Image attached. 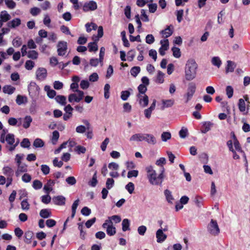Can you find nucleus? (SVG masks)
<instances>
[{
    "label": "nucleus",
    "mask_w": 250,
    "mask_h": 250,
    "mask_svg": "<svg viewBox=\"0 0 250 250\" xmlns=\"http://www.w3.org/2000/svg\"><path fill=\"white\" fill-rule=\"evenodd\" d=\"M40 216L44 218H46L50 216L51 212L48 209H42L40 211Z\"/></svg>",
    "instance_id": "obj_38"
},
{
    "label": "nucleus",
    "mask_w": 250,
    "mask_h": 250,
    "mask_svg": "<svg viewBox=\"0 0 250 250\" xmlns=\"http://www.w3.org/2000/svg\"><path fill=\"white\" fill-rule=\"evenodd\" d=\"M85 27L86 29V31L87 32H90L92 29L96 30L97 28V26L96 24L93 23H86L85 24Z\"/></svg>",
    "instance_id": "obj_50"
},
{
    "label": "nucleus",
    "mask_w": 250,
    "mask_h": 250,
    "mask_svg": "<svg viewBox=\"0 0 250 250\" xmlns=\"http://www.w3.org/2000/svg\"><path fill=\"white\" fill-rule=\"evenodd\" d=\"M196 86L195 83H190L188 85L186 93L183 96L184 102L187 104L192 98L195 92Z\"/></svg>",
    "instance_id": "obj_3"
},
{
    "label": "nucleus",
    "mask_w": 250,
    "mask_h": 250,
    "mask_svg": "<svg viewBox=\"0 0 250 250\" xmlns=\"http://www.w3.org/2000/svg\"><path fill=\"white\" fill-rule=\"evenodd\" d=\"M197 64L193 59L188 60L186 63L185 67L186 78L188 80L193 79L196 74Z\"/></svg>",
    "instance_id": "obj_2"
},
{
    "label": "nucleus",
    "mask_w": 250,
    "mask_h": 250,
    "mask_svg": "<svg viewBox=\"0 0 250 250\" xmlns=\"http://www.w3.org/2000/svg\"><path fill=\"white\" fill-rule=\"evenodd\" d=\"M11 19L10 15L7 11L3 10L0 12V20L4 22H6Z\"/></svg>",
    "instance_id": "obj_24"
},
{
    "label": "nucleus",
    "mask_w": 250,
    "mask_h": 250,
    "mask_svg": "<svg viewBox=\"0 0 250 250\" xmlns=\"http://www.w3.org/2000/svg\"><path fill=\"white\" fill-rule=\"evenodd\" d=\"M21 40L19 38H16L14 39L12 41V44L15 47H18L20 46L21 45Z\"/></svg>",
    "instance_id": "obj_59"
},
{
    "label": "nucleus",
    "mask_w": 250,
    "mask_h": 250,
    "mask_svg": "<svg viewBox=\"0 0 250 250\" xmlns=\"http://www.w3.org/2000/svg\"><path fill=\"white\" fill-rule=\"evenodd\" d=\"M226 94L229 98H231L233 94V89L231 86H227L226 89Z\"/></svg>",
    "instance_id": "obj_54"
},
{
    "label": "nucleus",
    "mask_w": 250,
    "mask_h": 250,
    "mask_svg": "<svg viewBox=\"0 0 250 250\" xmlns=\"http://www.w3.org/2000/svg\"><path fill=\"white\" fill-rule=\"evenodd\" d=\"M97 8V5L95 1H90L88 2L85 3L83 6V10L85 12L89 11H93Z\"/></svg>",
    "instance_id": "obj_14"
},
{
    "label": "nucleus",
    "mask_w": 250,
    "mask_h": 250,
    "mask_svg": "<svg viewBox=\"0 0 250 250\" xmlns=\"http://www.w3.org/2000/svg\"><path fill=\"white\" fill-rule=\"evenodd\" d=\"M42 183L38 180L34 181L33 183V187L35 189H39L42 188Z\"/></svg>",
    "instance_id": "obj_60"
},
{
    "label": "nucleus",
    "mask_w": 250,
    "mask_h": 250,
    "mask_svg": "<svg viewBox=\"0 0 250 250\" xmlns=\"http://www.w3.org/2000/svg\"><path fill=\"white\" fill-rule=\"evenodd\" d=\"M40 88L35 83H31L28 86V91L29 95L34 97L37 96L39 94Z\"/></svg>",
    "instance_id": "obj_10"
},
{
    "label": "nucleus",
    "mask_w": 250,
    "mask_h": 250,
    "mask_svg": "<svg viewBox=\"0 0 250 250\" xmlns=\"http://www.w3.org/2000/svg\"><path fill=\"white\" fill-rule=\"evenodd\" d=\"M132 109L131 105L128 103H125L123 105V111L124 112L129 113Z\"/></svg>",
    "instance_id": "obj_63"
},
{
    "label": "nucleus",
    "mask_w": 250,
    "mask_h": 250,
    "mask_svg": "<svg viewBox=\"0 0 250 250\" xmlns=\"http://www.w3.org/2000/svg\"><path fill=\"white\" fill-rule=\"evenodd\" d=\"M42 202L45 204H49L51 200V196L49 194H47L45 195H43L41 197Z\"/></svg>",
    "instance_id": "obj_52"
},
{
    "label": "nucleus",
    "mask_w": 250,
    "mask_h": 250,
    "mask_svg": "<svg viewBox=\"0 0 250 250\" xmlns=\"http://www.w3.org/2000/svg\"><path fill=\"white\" fill-rule=\"evenodd\" d=\"M107 220H110L111 221H113L115 223H118L121 222V218L118 215H113L108 217Z\"/></svg>",
    "instance_id": "obj_62"
},
{
    "label": "nucleus",
    "mask_w": 250,
    "mask_h": 250,
    "mask_svg": "<svg viewBox=\"0 0 250 250\" xmlns=\"http://www.w3.org/2000/svg\"><path fill=\"white\" fill-rule=\"evenodd\" d=\"M21 208L23 210H28L29 209L30 205L26 199L23 200L21 203Z\"/></svg>",
    "instance_id": "obj_58"
},
{
    "label": "nucleus",
    "mask_w": 250,
    "mask_h": 250,
    "mask_svg": "<svg viewBox=\"0 0 250 250\" xmlns=\"http://www.w3.org/2000/svg\"><path fill=\"white\" fill-rule=\"evenodd\" d=\"M65 198L62 195L55 196L53 198L54 204L58 206H64L65 204Z\"/></svg>",
    "instance_id": "obj_17"
},
{
    "label": "nucleus",
    "mask_w": 250,
    "mask_h": 250,
    "mask_svg": "<svg viewBox=\"0 0 250 250\" xmlns=\"http://www.w3.org/2000/svg\"><path fill=\"white\" fill-rule=\"evenodd\" d=\"M99 76L97 73H93L89 77V80L91 82H97L98 80Z\"/></svg>",
    "instance_id": "obj_64"
},
{
    "label": "nucleus",
    "mask_w": 250,
    "mask_h": 250,
    "mask_svg": "<svg viewBox=\"0 0 250 250\" xmlns=\"http://www.w3.org/2000/svg\"><path fill=\"white\" fill-rule=\"evenodd\" d=\"M59 136L60 135L58 131L55 130L53 132L52 136L51 139L52 144L55 145L57 143L59 139Z\"/></svg>",
    "instance_id": "obj_36"
},
{
    "label": "nucleus",
    "mask_w": 250,
    "mask_h": 250,
    "mask_svg": "<svg viewBox=\"0 0 250 250\" xmlns=\"http://www.w3.org/2000/svg\"><path fill=\"white\" fill-rule=\"evenodd\" d=\"M157 241L158 243H162L167 239V235L165 234L161 229H159L156 233Z\"/></svg>",
    "instance_id": "obj_18"
},
{
    "label": "nucleus",
    "mask_w": 250,
    "mask_h": 250,
    "mask_svg": "<svg viewBox=\"0 0 250 250\" xmlns=\"http://www.w3.org/2000/svg\"><path fill=\"white\" fill-rule=\"evenodd\" d=\"M162 105L161 107L162 109H164L166 108L171 107L174 104V100L173 99L169 100H162Z\"/></svg>",
    "instance_id": "obj_23"
},
{
    "label": "nucleus",
    "mask_w": 250,
    "mask_h": 250,
    "mask_svg": "<svg viewBox=\"0 0 250 250\" xmlns=\"http://www.w3.org/2000/svg\"><path fill=\"white\" fill-rule=\"evenodd\" d=\"M88 47L90 52H96L98 50V45L95 42L89 43L88 44Z\"/></svg>",
    "instance_id": "obj_45"
},
{
    "label": "nucleus",
    "mask_w": 250,
    "mask_h": 250,
    "mask_svg": "<svg viewBox=\"0 0 250 250\" xmlns=\"http://www.w3.org/2000/svg\"><path fill=\"white\" fill-rule=\"evenodd\" d=\"M32 122V118L30 116H26L23 119V127L24 128H28L30 125L31 123Z\"/></svg>",
    "instance_id": "obj_31"
},
{
    "label": "nucleus",
    "mask_w": 250,
    "mask_h": 250,
    "mask_svg": "<svg viewBox=\"0 0 250 250\" xmlns=\"http://www.w3.org/2000/svg\"><path fill=\"white\" fill-rule=\"evenodd\" d=\"M144 141L147 144L151 145H154L157 143V140L154 135L151 134H145Z\"/></svg>",
    "instance_id": "obj_16"
},
{
    "label": "nucleus",
    "mask_w": 250,
    "mask_h": 250,
    "mask_svg": "<svg viewBox=\"0 0 250 250\" xmlns=\"http://www.w3.org/2000/svg\"><path fill=\"white\" fill-rule=\"evenodd\" d=\"M137 101L142 107L147 106L148 104V97L146 94H137Z\"/></svg>",
    "instance_id": "obj_11"
},
{
    "label": "nucleus",
    "mask_w": 250,
    "mask_h": 250,
    "mask_svg": "<svg viewBox=\"0 0 250 250\" xmlns=\"http://www.w3.org/2000/svg\"><path fill=\"white\" fill-rule=\"evenodd\" d=\"M238 108L243 114L246 115L248 114L250 109V105H248V104L244 101V99H240L238 104Z\"/></svg>",
    "instance_id": "obj_9"
},
{
    "label": "nucleus",
    "mask_w": 250,
    "mask_h": 250,
    "mask_svg": "<svg viewBox=\"0 0 250 250\" xmlns=\"http://www.w3.org/2000/svg\"><path fill=\"white\" fill-rule=\"evenodd\" d=\"M125 189L130 194H132L134 190V185L133 183L129 182L125 186Z\"/></svg>",
    "instance_id": "obj_56"
},
{
    "label": "nucleus",
    "mask_w": 250,
    "mask_h": 250,
    "mask_svg": "<svg viewBox=\"0 0 250 250\" xmlns=\"http://www.w3.org/2000/svg\"><path fill=\"white\" fill-rule=\"evenodd\" d=\"M129 220L128 219H125L122 221V229L124 231H125L129 229Z\"/></svg>",
    "instance_id": "obj_37"
},
{
    "label": "nucleus",
    "mask_w": 250,
    "mask_h": 250,
    "mask_svg": "<svg viewBox=\"0 0 250 250\" xmlns=\"http://www.w3.org/2000/svg\"><path fill=\"white\" fill-rule=\"evenodd\" d=\"M140 72V68L139 66H134L130 70V73L133 77H136Z\"/></svg>",
    "instance_id": "obj_57"
},
{
    "label": "nucleus",
    "mask_w": 250,
    "mask_h": 250,
    "mask_svg": "<svg viewBox=\"0 0 250 250\" xmlns=\"http://www.w3.org/2000/svg\"><path fill=\"white\" fill-rule=\"evenodd\" d=\"M165 74L161 71L157 72L156 82L158 83H163L164 82Z\"/></svg>",
    "instance_id": "obj_32"
},
{
    "label": "nucleus",
    "mask_w": 250,
    "mask_h": 250,
    "mask_svg": "<svg viewBox=\"0 0 250 250\" xmlns=\"http://www.w3.org/2000/svg\"><path fill=\"white\" fill-rule=\"evenodd\" d=\"M35 66V62L31 60H27L25 63V68L28 70H31Z\"/></svg>",
    "instance_id": "obj_46"
},
{
    "label": "nucleus",
    "mask_w": 250,
    "mask_h": 250,
    "mask_svg": "<svg viewBox=\"0 0 250 250\" xmlns=\"http://www.w3.org/2000/svg\"><path fill=\"white\" fill-rule=\"evenodd\" d=\"M21 24V21L19 18L14 19L11 21L7 22V26L10 28H15L20 25Z\"/></svg>",
    "instance_id": "obj_20"
},
{
    "label": "nucleus",
    "mask_w": 250,
    "mask_h": 250,
    "mask_svg": "<svg viewBox=\"0 0 250 250\" xmlns=\"http://www.w3.org/2000/svg\"><path fill=\"white\" fill-rule=\"evenodd\" d=\"M55 184V181L53 180H49L48 181L46 184L44 186L43 190L47 194H49L50 191L53 190V187Z\"/></svg>",
    "instance_id": "obj_22"
},
{
    "label": "nucleus",
    "mask_w": 250,
    "mask_h": 250,
    "mask_svg": "<svg viewBox=\"0 0 250 250\" xmlns=\"http://www.w3.org/2000/svg\"><path fill=\"white\" fill-rule=\"evenodd\" d=\"M5 141L10 146L8 148L10 151H13L19 144V140L17 139L16 141L13 134H8L5 137Z\"/></svg>",
    "instance_id": "obj_4"
},
{
    "label": "nucleus",
    "mask_w": 250,
    "mask_h": 250,
    "mask_svg": "<svg viewBox=\"0 0 250 250\" xmlns=\"http://www.w3.org/2000/svg\"><path fill=\"white\" fill-rule=\"evenodd\" d=\"M33 236V233L32 231L29 230L26 231L24 234L25 242L28 244L30 243Z\"/></svg>",
    "instance_id": "obj_42"
},
{
    "label": "nucleus",
    "mask_w": 250,
    "mask_h": 250,
    "mask_svg": "<svg viewBox=\"0 0 250 250\" xmlns=\"http://www.w3.org/2000/svg\"><path fill=\"white\" fill-rule=\"evenodd\" d=\"M227 63V65L226 68V73L232 72L236 67L235 63L231 61H228Z\"/></svg>",
    "instance_id": "obj_27"
},
{
    "label": "nucleus",
    "mask_w": 250,
    "mask_h": 250,
    "mask_svg": "<svg viewBox=\"0 0 250 250\" xmlns=\"http://www.w3.org/2000/svg\"><path fill=\"white\" fill-rule=\"evenodd\" d=\"M33 145V146L35 147H42L44 146V144L42 139L40 138H37L34 141Z\"/></svg>",
    "instance_id": "obj_43"
},
{
    "label": "nucleus",
    "mask_w": 250,
    "mask_h": 250,
    "mask_svg": "<svg viewBox=\"0 0 250 250\" xmlns=\"http://www.w3.org/2000/svg\"><path fill=\"white\" fill-rule=\"evenodd\" d=\"M63 86V83L58 81H55L53 84V87L56 90H60L62 89Z\"/></svg>",
    "instance_id": "obj_61"
},
{
    "label": "nucleus",
    "mask_w": 250,
    "mask_h": 250,
    "mask_svg": "<svg viewBox=\"0 0 250 250\" xmlns=\"http://www.w3.org/2000/svg\"><path fill=\"white\" fill-rule=\"evenodd\" d=\"M160 44L161 46L159 48V52L161 56H163L165 55V51L169 48L168 40L167 39L162 40L160 41Z\"/></svg>",
    "instance_id": "obj_12"
},
{
    "label": "nucleus",
    "mask_w": 250,
    "mask_h": 250,
    "mask_svg": "<svg viewBox=\"0 0 250 250\" xmlns=\"http://www.w3.org/2000/svg\"><path fill=\"white\" fill-rule=\"evenodd\" d=\"M147 173V178L149 183L153 186L161 185L165 178V169L163 167L161 169L160 174H158L156 171L152 166H148L146 168Z\"/></svg>",
    "instance_id": "obj_1"
},
{
    "label": "nucleus",
    "mask_w": 250,
    "mask_h": 250,
    "mask_svg": "<svg viewBox=\"0 0 250 250\" xmlns=\"http://www.w3.org/2000/svg\"><path fill=\"white\" fill-rule=\"evenodd\" d=\"M44 90L47 92V96L50 98H54L56 95V91L53 89H51L50 88V86L49 85L45 86Z\"/></svg>",
    "instance_id": "obj_30"
},
{
    "label": "nucleus",
    "mask_w": 250,
    "mask_h": 250,
    "mask_svg": "<svg viewBox=\"0 0 250 250\" xmlns=\"http://www.w3.org/2000/svg\"><path fill=\"white\" fill-rule=\"evenodd\" d=\"M161 139L163 142H166L167 140H169L171 135L169 132H164L161 134Z\"/></svg>",
    "instance_id": "obj_47"
},
{
    "label": "nucleus",
    "mask_w": 250,
    "mask_h": 250,
    "mask_svg": "<svg viewBox=\"0 0 250 250\" xmlns=\"http://www.w3.org/2000/svg\"><path fill=\"white\" fill-rule=\"evenodd\" d=\"M172 51L173 56L176 58H179L181 57V54L180 48L176 47H173L172 48Z\"/></svg>",
    "instance_id": "obj_44"
},
{
    "label": "nucleus",
    "mask_w": 250,
    "mask_h": 250,
    "mask_svg": "<svg viewBox=\"0 0 250 250\" xmlns=\"http://www.w3.org/2000/svg\"><path fill=\"white\" fill-rule=\"evenodd\" d=\"M36 75L37 79L43 80L47 76V70L43 67H39L36 71Z\"/></svg>",
    "instance_id": "obj_13"
},
{
    "label": "nucleus",
    "mask_w": 250,
    "mask_h": 250,
    "mask_svg": "<svg viewBox=\"0 0 250 250\" xmlns=\"http://www.w3.org/2000/svg\"><path fill=\"white\" fill-rule=\"evenodd\" d=\"M16 103L18 104L21 105L27 102V98L25 96L18 95L16 99Z\"/></svg>",
    "instance_id": "obj_39"
},
{
    "label": "nucleus",
    "mask_w": 250,
    "mask_h": 250,
    "mask_svg": "<svg viewBox=\"0 0 250 250\" xmlns=\"http://www.w3.org/2000/svg\"><path fill=\"white\" fill-rule=\"evenodd\" d=\"M56 101L62 105H65L66 103V97L62 95H58L55 97Z\"/></svg>",
    "instance_id": "obj_34"
},
{
    "label": "nucleus",
    "mask_w": 250,
    "mask_h": 250,
    "mask_svg": "<svg viewBox=\"0 0 250 250\" xmlns=\"http://www.w3.org/2000/svg\"><path fill=\"white\" fill-rule=\"evenodd\" d=\"M5 3L7 7L11 9H14L16 5L13 0H5Z\"/></svg>",
    "instance_id": "obj_48"
},
{
    "label": "nucleus",
    "mask_w": 250,
    "mask_h": 250,
    "mask_svg": "<svg viewBox=\"0 0 250 250\" xmlns=\"http://www.w3.org/2000/svg\"><path fill=\"white\" fill-rule=\"evenodd\" d=\"M110 86L108 83L105 84L104 87V96L106 99H107L109 97V89Z\"/></svg>",
    "instance_id": "obj_53"
},
{
    "label": "nucleus",
    "mask_w": 250,
    "mask_h": 250,
    "mask_svg": "<svg viewBox=\"0 0 250 250\" xmlns=\"http://www.w3.org/2000/svg\"><path fill=\"white\" fill-rule=\"evenodd\" d=\"M139 93L138 94H146V92L147 90V87L146 85L141 84L138 87Z\"/></svg>",
    "instance_id": "obj_55"
},
{
    "label": "nucleus",
    "mask_w": 250,
    "mask_h": 250,
    "mask_svg": "<svg viewBox=\"0 0 250 250\" xmlns=\"http://www.w3.org/2000/svg\"><path fill=\"white\" fill-rule=\"evenodd\" d=\"M156 104V100L154 99L152 103L150 104L149 107L145 109L144 114L147 119H149L151 117L152 111L155 109Z\"/></svg>",
    "instance_id": "obj_15"
},
{
    "label": "nucleus",
    "mask_w": 250,
    "mask_h": 250,
    "mask_svg": "<svg viewBox=\"0 0 250 250\" xmlns=\"http://www.w3.org/2000/svg\"><path fill=\"white\" fill-rule=\"evenodd\" d=\"M208 229L209 232L213 235H217L220 232V229L216 221L212 219L208 225Z\"/></svg>",
    "instance_id": "obj_6"
},
{
    "label": "nucleus",
    "mask_w": 250,
    "mask_h": 250,
    "mask_svg": "<svg viewBox=\"0 0 250 250\" xmlns=\"http://www.w3.org/2000/svg\"><path fill=\"white\" fill-rule=\"evenodd\" d=\"M15 88L11 85H5L3 87V92L7 94H12L14 92Z\"/></svg>",
    "instance_id": "obj_33"
},
{
    "label": "nucleus",
    "mask_w": 250,
    "mask_h": 250,
    "mask_svg": "<svg viewBox=\"0 0 250 250\" xmlns=\"http://www.w3.org/2000/svg\"><path fill=\"white\" fill-rule=\"evenodd\" d=\"M166 163V159L164 157H161L158 159L155 163V164L159 167H161L162 168L164 167V165Z\"/></svg>",
    "instance_id": "obj_49"
},
{
    "label": "nucleus",
    "mask_w": 250,
    "mask_h": 250,
    "mask_svg": "<svg viewBox=\"0 0 250 250\" xmlns=\"http://www.w3.org/2000/svg\"><path fill=\"white\" fill-rule=\"evenodd\" d=\"M233 145L235 147V150H237L240 153H243L244 155L245 159L246 161V163L247 164V161L246 159V156L244 152V151L242 150V148L240 146V145L238 142V141L236 139L235 136L233 135Z\"/></svg>",
    "instance_id": "obj_21"
},
{
    "label": "nucleus",
    "mask_w": 250,
    "mask_h": 250,
    "mask_svg": "<svg viewBox=\"0 0 250 250\" xmlns=\"http://www.w3.org/2000/svg\"><path fill=\"white\" fill-rule=\"evenodd\" d=\"M79 203V200L77 199L74 201L72 206V215L71 218H73L75 216L77 208L78 206Z\"/></svg>",
    "instance_id": "obj_40"
},
{
    "label": "nucleus",
    "mask_w": 250,
    "mask_h": 250,
    "mask_svg": "<svg viewBox=\"0 0 250 250\" xmlns=\"http://www.w3.org/2000/svg\"><path fill=\"white\" fill-rule=\"evenodd\" d=\"M113 224V222L110 220H106L103 224V227L106 229V232L110 236L114 235L116 232V228Z\"/></svg>",
    "instance_id": "obj_5"
},
{
    "label": "nucleus",
    "mask_w": 250,
    "mask_h": 250,
    "mask_svg": "<svg viewBox=\"0 0 250 250\" xmlns=\"http://www.w3.org/2000/svg\"><path fill=\"white\" fill-rule=\"evenodd\" d=\"M164 194L167 201L169 203L172 204L174 201V198L172 194V192L168 189H166L164 191Z\"/></svg>",
    "instance_id": "obj_29"
},
{
    "label": "nucleus",
    "mask_w": 250,
    "mask_h": 250,
    "mask_svg": "<svg viewBox=\"0 0 250 250\" xmlns=\"http://www.w3.org/2000/svg\"><path fill=\"white\" fill-rule=\"evenodd\" d=\"M57 52L59 56H63L66 54L67 45L65 41H60L57 44Z\"/></svg>",
    "instance_id": "obj_8"
},
{
    "label": "nucleus",
    "mask_w": 250,
    "mask_h": 250,
    "mask_svg": "<svg viewBox=\"0 0 250 250\" xmlns=\"http://www.w3.org/2000/svg\"><path fill=\"white\" fill-rule=\"evenodd\" d=\"M27 57L28 58L36 60L38 58V53L35 50L29 51L27 53Z\"/></svg>",
    "instance_id": "obj_41"
},
{
    "label": "nucleus",
    "mask_w": 250,
    "mask_h": 250,
    "mask_svg": "<svg viewBox=\"0 0 250 250\" xmlns=\"http://www.w3.org/2000/svg\"><path fill=\"white\" fill-rule=\"evenodd\" d=\"M211 62L213 65L217 66L218 68L220 67L222 64V61L218 57H213L211 59Z\"/></svg>",
    "instance_id": "obj_35"
},
{
    "label": "nucleus",
    "mask_w": 250,
    "mask_h": 250,
    "mask_svg": "<svg viewBox=\"0 0 250 250\" xmlns=\"http://www.w3.org/2000/svg\"><path fill=\"white\" fill-rule=\"evenodd\" d=\"M74 150L78 154H80L81 153L83 154L86 152V150L85 147L81 146H76Z\"/></svg>",
    "instance_id": "obj_51"
},
{
    "label": "nucleus",
    "mask_w": 250,
    "mask_h": 250,
    "mask_svg": "<svg viewBox=\"0 0 250 250\" xmlns=\"http://www.w3.org/2000/svg\"><path fill=\"white\" fill-rule=\"evenodd\" d=\"M161 33L163 38H167L172 34L173 27L172 26V28H171L170 26H168L165 30H162Z\"/></svg>",
    "instance_id": "obj_25"
},
{
    "label": "nucleus",
    "mask_w": 250,
    "mask_h": 250,
    "mask_svg": "<svg viewBox=\"0 0 250 250\" xmlns=\"http://www.w3.org/2000/svg\"><path fill=\"white\" fill-rule=\"evenodd\" d=\"M145 134L136 133L131 136L129 139L130 142H141L144 141Z\"/></svg>",
    "instance_id": "obj_19"
},
{
    "label": "nucleus",
    "mask_w": 250,
    "mask_h": 250,
    "mask_svg": "<svg viewBox=\"0 0 250 250\" xmlns=\"http://www.w3.org/2000/svg\"><path fill=\"white\" fill-rule=\"evenodd\" d=\"M83 92L82 91H79L77 92V94L73 93L70 94L68 96V101L70 103H72L73 102L78 103L83 99Z\"/></svg>",
    "instance_id": "obj_7"
},
{
    "label": "nucleus",
    "mask_w": 250,
    "mask_h": 250,
    "mask_svg": "<svg viewBox=\"0 0 250 250\" xmlns=\"http://www.w3.org/2000/svg\"><path fill=\"white\" fill-rule=\"evenodd\" d=\"M203 126L204 127V129L202 131V132L206 133L211 130L213 126V124L209 121L204 122L203 123Z\"/></svg>",
    "instance_id": "obj_26"
},
{
    "label": "nucleus",
    "mask_w": 250,
    "mask_h": 250,
    "mask_svg": "<svg viewBox=\"0 0 250 250\" xmlns=\"http://www.w3.org/2000/svg\"><path fill=\"white\" fill-rule=\"evenodd\" d=\"M2 172L7 177H11L14 174V170L8 166L4 167L2 169Z\"/></svg>",
    "instance_id": "obj_28"
}]
</instances>
